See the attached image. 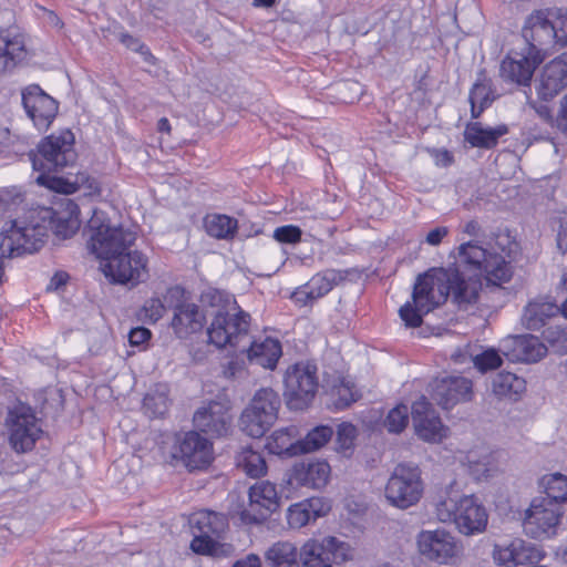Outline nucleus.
<instances>
[{
    "label": "nucleus",
    "mask_w": 567,
    "mask_h": 567,
    "mask_svg": "<svg viewBox=\"0 0 567 567\" xmlns=\"http://www.w3.org/2000/svg\"><path fill=\"white\" fill-rule=\"evenodd\" d=\"M74 141V134L63 130L42 138L37 148L28 153L33 169L39 173L35 178L38 185L63 194H72L84 184L90 190L97 188L95 181L84 173L73 182L55 175L75 162Z\"/></svg>",
    "instance_id": "f257e3e1"
},
{
    "label": "nucleus",
    "mask_w": 567,
    "mask_h": 567,
    "mask_svg": "<svg viewBox=\"0 0 567 567\" xmlns=\"http://www.w3.org/2000/svg\"><path fill=\"white\" fill-rule=\"evenodd\" d=\"M455 279L456 269L432 268L420 275L413 288L412 302H406L399 311L405 326L420 327L423 316L446 301Z\"/></svg>",
    "instance_id": "f03ea898"
},
{
    "label": "nucleus",
    "mask_w": 567,
    "mask_h": 567,
    "mask_svg": "<svg viewBox=\"0 0 567 567\" xmlns=\"http://www.w3.org/2000/svg\"><path fill=\"white\" fill-rule=\"evenodd\" d=\"M85 234L90 250L104 262L130 249L136 240V233L113 223L101 209H93Z\"/></svg>",
    "instance_id": "7ed1b4c3"
},
{
    "label": "nucleus",
    "mask_w": 567,
    "mask_h": 567,
    "mask_svg": "<svg viewBox=\"0 0 567 567\" xmlns=\"http://www.w3.org/2000/svg\"><path fill=\"white\" fill-rule=\"evenodd\" d=\"M435 515L441 523H453L464 536L485 532L488 522L487 511L475 495L454 498L449 494L435 503Z\"/></svg>",
    "instance_id": "20e7f679"
},
{
    "label": "nucleus",
    "mask_w": 567,
    "mask_h": 567,
    "mask_svg": "<svg viewBox=\"0 0 567 567\" xmlns=\"http://www.w3.org/2000/svg\"><path fill=\"white\" fill-rule=\"evenodd\" d=\"M189 524L194 534L190 549L199 555L212 557L230 556L235 548L218 539L228 528L226 515L213 511H199L190 516Z\"/></svg>",
    "instance_id": "39448f33"
},
{
    "label": "nucleus",
    "mask_w": 567,
    "mask_h": 567,
    "mask_svg": "<svg viewBox=\"0 0 567 567\" xmlns=\"http://www.w3.org/2000/svg\"><path fill=\"white\" fill-rule=\"evenodd\" d=\"M281 406L279 394L270 388L258 390L240 415V429L259 439L274 425Z\"/></svg>",
    "instance_id": "423d86ee"
},
{
    "label": "nucleus",
    "mask_w": 567,
    "mask_h": 567,
    "mask_svg": "<svg viewBox=\"0 0 567 567\" xmlns=\"http://www.w3.org/2000/svg\"><path fill=\"white\" fill-rule=\"evenodd\" d=\"M423 495V481L417 465L398 464L390 475L384 496L386 501L399 509H406L417 504Z\"/></svg>",
    "instance_id": "0eeeda50"
},
{
    "label": "nucleus",
    "mask_w": 567,
    "mask_h": 567,
    "mask_svg": "<svg viewBox=\"0 0 567 567\" xmlns=\"http://www.w3.org/2000/svg\"><path fill=\"white\" fill-rule=\"evenodd\" d=\"M165 302L173 310L171 328L178 339H187L202 331L206 317L196 303L189 301L183 287H169Z\"/></svg>",
    "instance_id": "6e6552de"
},
{
    "label": "nucleus",
    "mask_w": 567,
    "mask_h": 567,
    "mask_svg": "<svg viewBox=\"0 0 567 567\" xmlns=\"http://www.w3.org/2000/svg\"><path fill=\"white\" fill-rule=\"evenodd\" d=\"M45 237V226L12 220L1 233L0 250L2 256L10 258L33 254L43 246Z\"/></svg>",
    "instance_id": "1a4fd4ad"
},
{
    "label": "nucleus",
    "mask_w": 567,
    "mask_h": 567,
    "mask_svg": "<svg viewBox=\"0 0 567 567\" xmlns=\"http://www.w3.org/2000/svg\"><path fill=\"white\" fill-rule=\"evenodd\" d=\"M419 554L439 565H451L463 555L462 543L449 530H421L416 536Z\"/></svg>",
    "instance_id": "9d476101"
},
{
    "label": "nucleus",
    "mask_w": 567,
    "mask_h": 567,
    "mask_svg": "<svg viewBox=\"0 0 567 567\" xmlns=\"http://www.w3.org/2000/svg\"><path fill=\"white\" fill-rule=\"evenodd\" d=\"M285 395L291 410H303L315 399L318 389L317 367L299 362L290 367L285 375Z\"/></svg>",
    "instance_id": "9b49d317"
},
{
    "label": "nucleus",
    "mask_w": 567,
    "mask_h": 567,
    "mask_svg": "<svg viewBox=\"0 0 567 567\" xmlns=\"http://www.w3.org/2000/svg\"><path fill=\"white\" fill-rule=\"evenodd\" d=\"M303 567H332L352 559L350 544L333 536L321 540L308 539L299 550Z\"/></svg>",
    "instance_id": "f8f14e48"
},
{
    "label": "nucleus",
    "mask_w": 567,
    "mask_h": 567,
    "mask_svg": "<svg viewBox=\"0 0 567 567\" xmlns=\"http://www.w3.org/2000/svg\"><path fill=\"white\" fill-rule=\"evenodd\" d=\"M250 327V315L241 309L234 312L215 313L207 328L208 342L217 349L235 348L247 337Z\"/></svg>",
    "instance_id": "ddd939ff"
},
{
    "label": "nucleus",
    "mask_w": 567,
    "mask_h": 567,
    "mask_svg": "<svg viewBox=\"0 0 567 567\" xmlns=\"http://www.w3.org/2000/svg\"><path fill=\"white\" fill-rule=\"evenodd\" d=\"M563 517L561 505L555 501L534 498L525 512L524 532L535 539L554 536Z\"/></svg>",
    "instance_id": "4468645a"
},
{
    "label": "nucleus",
    "mask_w": 567,
    "mask_h": 567,
    "mask_svg": "<svg viewBox=\"0 0 567 567\" xmlns=\"http://www.w3.org/2000/svg\"><path fill=\"white\" fill-rule=\"evenodd\" d=\"M460 261L471 269L484 272L491 279L508 281L512 277L509 265L504 257L488 251L475 243H464L458 247Z\"/></svg>",
    "instance_id": "2eb2a0df"
},
{
    "label": "nucleus",
    "mask_w": 567,
    "mask_h": 567,
    "mask_svg": "<svg viewBox=\"0 0 567 567\" xmlns=\"http://www.w3.org/2000/svg\"><path fill=\"white\" fill-rule=\"evenodd\" d=\"M7 425L9 443L17 453L32 450L42 434L38 419L31 408L25 405H18L9 412Z\"/></svg>",
    "instance_id": "dca6fc26"
},
{
    "label": "nucleus",
    "mask_w": 567,
    "mask_h": 567,
    "mask_svg": "<svg viewBox=\"0 0 567 567\" xmlns=\"http://www.w3.org/2000/svg\"><path fill=\"white\" fill-rule=\"evenodd\" d=\"M231 405L226 400L203 403L193 415L194 426L210 437H224L233 430Z\"/></svg>",
    "instance_id": "f3484780"
},
{
    "label": "nucleus",
    "mask_w": 567,
    "mask_h": 567,
    "mask_svg": "<svg viewBox=\"0 0 567 567\" xmlns=\"http://www.w3.org/2000/svg\"><path fill=\"white\" fill-rule=\"evenodd\" d=\"M147 257L138 250H124L103 264L106 277L118 284L136 286L148 278Z\"/></svg>",
    "instance_id": "a211bd4d"
},
{
    "label": "nucleus",
    "mask_w": 567,
    "mask_h": 567,
    "mask_svg": "<svg viewBox=\"0 0 567 567\" xmlns=\"http://www.w3.org/2000/svg\"><path fill=\"white\" fill-rule=\"evenodd\" d=\"M279 496L276 485L261 481L249 488V505L240 512L244 524H260L279 507Z\"/></svg>",
    "instance_id": "6ab92c4d"
},
{
    "label": "nucleus",
    "mask_w": 567,
    "mask_h": 567,
    "mask_svg": "<svg viewBox=\"0 0 567 567\" xmlns=\"http://www.w3.org/2000/svg\"><path fill=\"white\" fill-rule=\"evenodd\" d=\"M544 54H538L532 49L522 51H513L506 55L499 66V76L507 83L519 86H528L532 82L536 68L543 62Z\"/></svg>",
    "instance_id": "aec40b11"
},
{
    "label": "nucleus",
    "mask_w": 567,
    "mask_h": 567,
    "mask_svg": "<svg viewBox=\"0 0 567 567\" xmlns=\"http://www.w3.org/2000/svg\"><path fill=\"white\" fill-rule=\"evenodd\" d=\"M173 455L179 458L190 471L200 470L210 464L213 445L198 432L189 431L177 437Z\"/></svg>",
    "instance_id": "412c9836"
},
{
    "label": "nucleus",
    "mask_w": 567,
    "mask_h": 567,
    "mask_svg": "<svg viewBox=\"0 0 567 567\" xmlns=\"http://www.w3.org/2000/svg\"><path fill=\"white\" fill-rule=\"evenodd\" d=\"M431 398L443 409L470 401L473 395V382L463 375H446L434 379L430 384Z\"/></svg>",
    "instance_id": "4be33fe9"
},
{
    "label": "nucleus",
    "mask_w": 567,
    "mask_h": 567,
    "mask_svg": "<svg viewBox=\"0 0 567 567\" xmlns=\"http://www.w3.org/2000/svg\"><path fill=\"white\" fill-rule=\"evenodd\" d=\"M22 104L39 130H47L59 110V103L37 84L29 85L22 91Z\"/></svg>",
    "instance_id": "5701e85b"
},
{
    "label": "nucleus",
    "mask_w": 567,
    "mask_h": 567,
    "mask_svg": "<svg viewBox=\"0 0 567 567\" xmlns=\"http://www.w3.org/2000/svg\"><path fill=\"white\" fill-rule=\"evenodd\" d=\"M413 427L416 435L429 443H440L447 436V427L432 404L423 396L414 402L411 409Z\"/></svg>",
    "instance_id": "b1692460"
},
{
    "label": "nucleus",
    "mask_w": 567,
    "mask_h": 567,
    "mask_svg": "<svg viewBox=\"0 0 567 567\" xmlns=\"http://www.w3.org/2000/svg\"><path fill=\"white\" fill-rule=\"evenodd\" d=\"M354 269H326L316 274L302 288H299L293 296L303 305L326 296L334 287L343 284L349 277L355 275Z\"/></svg>",
    "instance_id": "393cba45"
},
{
    "label": "nucleus",
    "mask_w": 567,
    "mask_h": 567,
    "mask_svg": "<svg viewBox=\"0 0 567 567\" xmlns=\"http://www.w3.org/2000/svg\"><path fill=\"white\" fill-rule=\"evenodd\" d=\"M499 349L513 362H537L547 353L545 344L533 334L508 336L502 340Z\"/></svg>",
    "instance_id": "a878e982"
},
{
    "label": "nucleus",
    "mask_w": 567,
    "mask_h": 567,
    "mask_svg": "<svg viewBox=\"0 0 567 567\" xmlns=\"http://www.w3.org/2000/svg\"><path fill=\"white\" fill-rule=\"evenodd\" d=\"M79 206L70 198H62L54 207L43 212L42 219H49L53 233L63 239L73 236L80 228Z\"/></svg>",
    "instance_id": "bb28decb"
},
{
    "label": "nucleus",
    "mask_w": 567,
    "mask_h": 567,
    "mask_svg": "<svg viewBox=\"0 0 567 567\" xmlns=\"http://www.w3.org/2000/svg\"><path fill=\"white\" fill-rule=\"evenodd\" d=\"M522 34L526 41L524 49L528 52L534 49L538 54H543L548 47L557 43V33L553 21L542 11H537L527 18Z\"/></svg>",
    "instance_id": "cd10ccee"
},
{
    "label": "nucleus",
    "mask_w": 567,
    "mask_h": 567,
    "mask_svg": "<svg viewBox=\"0 0 567 567\" xmlns=\"http://www.w3.org/2000/svg\"><path fill=\"white\" fill-rule=\"evenodd\" d=\"M567 85V52L548 62L540 72L536 86L538 96L548 101Z\"/></svg>",
    "instance_id": "c85d7f7f"
},
{
    "label": "nucleus",
    "mask_w": 567,
    "mask_h": 567,
    "mask_svg": "<svg viewBox=\"0 0 567 567\" xmlns=\"http://www.w3.org/2000/svg\"><path fill=\"white\" fill-rule=\"evenodd\" d=\"M330 473V465L326 461H303L293 466L290 481L299 486L318 489L328 484Z\"/></svg>",
    "instance_id": "c756f323"
},
{
    "label": "nucleus",
    "mask_w": 567,
    "mask_h": 567,
    "mask_svg": "<svg viewBox=\"0 0 567 567\" xmlns=\"http://www.w3.org/2000/svg\"><path fill=\"white\" fill-rule=\"evenodd\" d=\"M25 55L23 35L17 28L0 29V74L12 70Z\"/></svg>",
    "instance_id": "7c9ffc66"
},
{
    "label": "nucleus",
    "mask_w": 567,
    "mask_h": 567,
    "mask_svg": "<svg viewBox=\"0 0 567 567\" xmlns=\"http://www.w3.org/2000/svg\"><path fill=\"white\" fill-rule=\"evenodd\" d=\"M560 312V307L547 298L530 300L524 308L522 324L528 330H539Z\"/></svg>",
    "instance_id": "2f4dec72"
},
{
    "label": "nucleus",
    "mask_w": 567,
    "mask_h": 567,
    "mask_svg": "<svg viewBox=\"0 0 567 567\" xmlns=\"http://www.w3.org/2000/svg\"><path fill=\"white\" fill-rule=\"evenodd\" d=\"M266 447L276 455L296 456L302 454L298 427L290 425L276 430L267 439Z\"/></svg>",
    "instance_id": "473e14b6"
},
{
    "label": "nucleus",
    "mask_w": 567,
    "mask_h": 567,
    "mask_svg": "<svg viewBox=\"0 0 567 567\" xmlns=\"http://www.w3.org/2000/svg\"><path fill=\"white\" fill-rule=\"evenodd\" d=\"M247 354L250 362L272 370L282 354L281 344L272 338L255 340L247 350Z\"/></svg>",
    "instance_id": "72a5a7b5"
},
{
    "label": "nucleus",
    "mask_w": 567,
    "mask_h": 567,
    "mask_svg": "<svg viewBox=\"0 0 567 567\" xmlns=\"http://www.w3.org/2000/svg\"><path fill=\"white\" fill-rule=\"evenodd\" d=\"M506 125L496 127H484L480 122H471L464 131V138L472 147L493 148L497 145L499 137L507 134Z\"/></svg>",
    "instance_id": "f704fd0d"
},
{
    "label": "nucleus",
    "mask_w": 567,
    "mask_h": 567,
    "mask_svg": "<svg viewBox=\"0 0 567 567\" xmlns=\"http://www.w3.org/2000/svg\"><path fill=\"white\" fill-rule=\"evenodd\" d=\"M265 558L270 567H300L299 551L295 544L287 540L272 544L266 550Z\"/></svg>",
    "instance_id": "c9c22d12"
},
{
    "label": "nucleus",
    "mask_w": 567,
    "mask_h": 567,
    "mask_svg": "<svg viewBox=\"0 0 567 567\" xmlns=\"http://www.w3.org/2000/svg\"><path fill=\"white\" fill-rule=\"evenodd\" d=\"M496 99L492 80L481 75L470 92L471 113L473 118H477L483 111L488 107Z\"/></svg>",
    "instance_id": "e433bc0d"
},
{
    "label": "nucleus",
    "mask_w": 567,
    "mask_h": 567,
    "mask_svg": "<svg viewBox=\"0 0 567 567\" xmlns=\"http://www.w3.org/2000/svg\"><path fill=\"white\" fill-rule=\"evenodd\" d=\"M481 287L482 284L478 279L468 278L465 280L456 270V279L451 287L453 301L460 308L466 309L470 305L477 301Z\"/></svg>",
    "instance_id": "4c0bfd02"
},
{
    "label": "nucleus",
    "mask_w": 567,
    "mask_h": 567,
    "mask_svg": "<svg viewBox=\"0 0 567 567\" xmlns=\"http://www.w3.org/2000/svg\"><path fill=\"white\" fill-rule=\"evenodd\" d=\"M204 225L209 236L225 240L234 239L238 229L237 219L223 214L207 215Z\"/></svg>",
    "instance_id": "58836bf2"
},
{
    "label": "nucleus",
    "mask_w": 567,
    "mask_h": 567,
    "mask_svg": "<svg viewBox=\"0 0 567 567\" xmlns=\"http://www.w3.org/2000/svg\"><path fill=\"white\" fill-rule=\"evenodd\" d=\"M525 388V380L511 372H501L492 381L493 393L499 398L517 400Z\"/></svg>",
    "instance_id": "ea45409f"
},
{
    "label": "nucleus",
    "mask_w": 567,
    "mask_h": 567,
    "mask_svg": "<svg viewBox=\"0 0 567 567\" xmlns=\"http://www.w3.org/2000/svg\"><path fill=\"white\" fill-rule=\"evenodd\" d=\"M236 466L252 478L266 474L267 465L264 456L250 447H243L236 455Z\"/></svg>",
    "instance_id": "a19ab883"
},
{
    "label": "nucleus",
    "mask_w": 567,
    "mask_h": 567,
    "mask_svg": "<svg viewBox=\"0 0 567 567\" xmlns=\"http://www.w3.org/2000/svg\"><path fill=\"white\" fill-rule=\"evenodd\" d=\"M538 486L547 495L543 499L555 501L560 505L567 502V475L558 472L545 474L539 478Z\"/></svg>",
    "instance_id": "79ce46f5"
},
{
    "label": "nucleus",
    "mask_w": 567,
    "mask_h": 567,
    "mask_svg": "<svg viewBox=\"0 0 567 567\" xmlns=\"http://www.w3.org/2000/svg\"><path fill=\"white\" fill-rule=\"evenodd\" d=\"M169 406L168 388L166 384H156L143 400V409L152 417L163 416Z\"/></svg>",
    "instance_id": "37998d69"
},
{
    "label": "nucleus",
    "mask_w": 567,
    "mask_h": 567,
    "mask_svg": "<svg viewBox=\"0 0 567 567\" xmlns=\"http://www.w3.org/2000/svg\"><path fill=\"white\" fill-rule=\"evenodd\" d=\"M492 454L487 449L470 451L463 463L475 480L487 477L492 471Z\"/></svg>",
    "instance_id": "c03bdc74"
},
{
    "label": "nucleus",
    "mask_w": 567,
    "mask_h": 567,
    "mask_svg": "<svg viewBox=\"0 0 567 567\" xmlns=\"http://www.w3.org/2000/svg\"><path fill=\"white\" fill-rule=\"evenodd\" d=\"M200 300L204 306L216 308V313L234 312V310L240 309L234 296L214 288L206 289L202 293Z\"/></svg>",
    "instance_id": "a18cd8bd"
},
{
    "label": "nucleus",
    "mask_w": 567,
    "mask_h": 567,
    "mask_svg": "<svg viewBox=\"0 0 567 567\" xmlns=\"http://www.w3.org/2000/svg\"><path fill=\"white\" fill-rule=\"evenodd\" d=\"M319 517V511L312 508L311 503H297L289 507L287 519L291 528H301L310 520Z\"/></svg>",
    "instance_id": "49530a36"
},
{
    "label": "nucleus",
    "mask_w": 567,
    "mask_h": 567,
    "mask_svg": "<svg viewBox=\"0 0 567 567\" xmlns=\"http://www.w3.org/2000/svg\"><path fill=\"white\" fill-rule=\"evenodd\" d=\"M332 434L333 430L327 425L312 429L303 439L300 437L302 454L319 450L330 441Z\"/></svg>",
    "instance_id": "de8ad7c7"
},
{
    "label": "nucleus",
    "mask_w": 567,
    "mask_h": 567,
    "mask_svg": "<svg viewBox=\"0 0 567 567\" xmlns=\"http://www.w3.org/2000/svg\"><path fill=\"white\" fill-rule=\"evenodd\" d=\"M166 309H169L165 302V295L163 299L158 297H152L143 303L142 308L137 312V317L145 323L157 322L165 313Z\"/></svg>",
    "instance_id": "09e8293b"
},
{
    "label": "nucleus",
    "mask_w": 567,
    "mask_h": 567,
    "mask_svg": "<svg viewBox=\"0 0 567 567\" xmlns=\"http://www.w3.org/2000/svg\"><path fill=\"white\" fill-rule=\"evenodd\" d=\"M515 546L517 549V565L535 564L540 561L545 556L544 551L538 546L526 543L523 539L516 538Z\"/></svg>",
    "instance_id": "8fccbe9b"
},
{
    "label": "nucleus",
    "mask_w": 567,
    "mask_h": 567,
    "mask_svg": "<svg viewBox=\"0 0 567 567\" xmlns=\"http://www.w3.org/2000/svg\"><path fill=\"white\" fill-rule=\"evenodd\" d=\"M409 406L399 404L393 408L384 420V427L391 433H401L409 423Z\"/></svg>",
    "instance_id": "3c124183"
},
{
    "label": "nucleus",
    "mask_w": 567,
    "mask_h": 567,
    "mask_svg": "<svg viewBox=\"0 0 567 567\" xmlns=\"http://www.w3.org/2000/svg\"><path fill=\"white\" fill-rule=\"evenodd\" d=\"M474 367L482 373L497 369L502 365L503 359L495 349H487L476 355H470Z\"/></svg>",
    "instance_id": "603ef678"
},
{
    "label": "nucleus",
    "mask_w": 567,
    "mask_h": 567,
    "mask_svg": "<svg viewBox=\"0 0 567 567\" xmlns=\"http://www.w3.org/2000/svg\"><path fill=\"white\" fill-rule=\"evenodd\" d=\"M516 550L515 539L507 545H495L493 549V558L498 566L515 567L517 566Z\"/></svg>",
    "instance_id": "864d4df0"
},
{
    "label": "nucleus",
    "mask_w": 567,
    "mask_h": 567,
    "mask_svg": "<svg viewBox=\"0 0 567 567\" xmlns=\"http://www.w3.org/2000/svg\"><path fill=\"white\" fill-rule=\"evenodd\" d=\"M336 396L334 406L339 410L348 408L357 400V393L353 391L350 382L341 381V383L333 389Z\"/></svg>",
    "instance_id": "5fc2aeb1"
},
{
    "label": "nucleus",
    "mask_w": 567,
    "mask_h": 567,
    "mask_svg": "<svg viewBox=\"0 0 567 567\" xmlns=\"http://www.w3.org/2000/svg\"><path fill=\"white\" fill-rule=\"evenodd\" d=\"M357 437V429L351 423H341L337 430V443L339 449L348 451L353 446Z\"/></svg>",
    "instance_id": "6e6d98bb"
},
{
    "label": "nucleus",
    "mask_w": 567,
    "mask_h": 567,
    "mask_svg": "<svg viewBox=\"0 0 567 567\" xmlns=\"http://www.w3.org/2000/svg\"><path fill=\"white\" fill-rule=\"evenodd\" d=\"M301 229L293 225L281 226L274 231V238L284 244H297L301 240Z\"/></svg>",
    "instance_id": "4d7b16f0"
},
{
    "label": "nucleus",
    "mask_w": 567,
    "mask_h": 567,
    "mask_svg": "<svg viewBox=\"0 0 567 567\" xmlns=\"http://www.w3.org/2000/svg\"><path fill=\"white\" fill-rule=\"evenodd\" d=\"M120 41L128 49L135 52H140L145 55V60L150 61L154 56L150 53L148 49L137 39L128 33H122Z\"/></svg>",
    "instance_id": "13d9d810"
},
{
    "label": "nucleus",
    "mask_w": 567,
    "mask_h": 567,
    "mask_svg": "<svg viewBox=\"0 0 567 567\" xmlns=\"http://www.w3.org/2000/svg\"><path fill=\"white\" fill-rule=\"evenodd\" d=\"M555 32L557 33V43L567 44V11H558L555 20L553 21Z\"/></svg>",
    "instance_id": "bf43d9fd"
},
{
    "label": "nucleus",
    "mask_w": 567,
    "mask_h": 567,
    "mask_svg": "<svg viewBox=\"0 0 567 567\" xmlns=\"http://www.w3.org/2000/svg\"><path fill=\"white\" fill-rule=\"evenodd\" d=\"M151 336L152 333L147 328L137 327L130 331L128 341L131 346H142L151 338Z\"/></svg>",
    "instance_id": "052dcab7"
},
{
    "label": "nucleus",
    "mask_w": 567,
    "mask_h": 567,
    "mask_svg": "<svg viewBox=\"0 0 567 567\" xmlns=\"http://www.w3.org/2000/svg\"><path fill=\"white\" fill-rule=\"evenodd\" d=\"M449 235V228L445 226L436 227L429 231L425 241L431 246H437L442 243L443 238Z\"/></svg>",
    "instance_id": "680f3d73"
},
{
    "label": "nucleus",
    "mask_w": 567,
    "mask_h": 567,
    "mask_svg": "<svg viewBox=\"0 0 567 567\" xmlns=\"http://www.w3.org/2000/svg\"><path fill=\"white\" fill-rule=\"evenodd\" d=\"M556 124L559 130L567 131V94L560 100Z\"/></svg>",
    "instance_id": "e2e57ef3"
},
{
    "label": "nucleus",
    "mask_w": 567,
    "mask_h": 567,
    "mask_svg": "<svg viewBox=\"0 0 567 567\" xmlns=\"http://www.w3.org/2000/svg\"><path fill=\"white\" fill-rule=\"evenodd\" d=\"M433 157L436 165L450 166L453 163V155L447 150H434Z\"/></svg>",
    "instance_id": "0e129e2a"
},
{
    "label": "nucleus",
    "mask_w": 567,
    "mask_h": 567,
    "mask_svg": "<svg viewBox=\"0 0 567 567\" xmlns=\"http://www.w3.org/2000/svg\"><path fill=\"white\" fill-rule=\"evenodd\" d=\"M233 567H261V560L258 555L249 554L245 558L237 560Z\"/></svg>",
    "instance_id": "69168bd1"
},
{
    "label": "nucleus",
    "mask_w": 567,
    "mask_h": 567,
    "mask_svg": "<svg viewBox=\"0 0 567 567\" xmlns=\"http://www.w3.org/2000/svg\"><path fill=\"white\" fill-rule=\"evenodd\" d=\"M68 275L65 272H56L50 280L49 289H59L65 285Z\"/></svg>",
    "instance_id": "338daca9"
},
{
    "label": "nucleus",
    "mask_w": 567,
    "mask_h": 567,
    "mask_svg": "<svg viewBox=\"0 0 567 567\" xmlns=\"http://www.w3.org/2000/svg\"><path fill=\"white\" fill-rule=\"evenodd\" d=\"M557 246L563 252L567 250V227L561 228L557 236Z\"/></svg>",
    "instance_id": "774afa93"
}]
</instances>
